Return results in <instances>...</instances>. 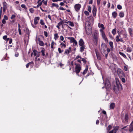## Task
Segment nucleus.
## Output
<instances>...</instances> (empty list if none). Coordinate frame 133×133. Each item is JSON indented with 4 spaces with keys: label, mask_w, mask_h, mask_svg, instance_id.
<instances>
[{
    "label": "nucleus",
    "mask_w": 133,
    "mask_h": 133,
    "mask_svg": "<svg viewBox=\"0 0 133 133\" xmlns=\"http://www.w3.org/2000/svg\"><path fill=\"white\" fill-rule=\"evenodd\" d=\"M81 7V5L79 4H77L75 6V8H80Z\"/></svg>",
    "instance_id": "4be33fe9"
},
{
    "label": "nucleus",
    "mask_w": 133,
    "mask_h": 133,
    "mask_svg": "<svg viewBox=\"0 0 133 133\" xmlns=\"http://www.w3.org/2000/svg\"><path fill=\"white\" fill-rule=\"evenodd\" d=\"M60 46L62 48H65L66 47V45L65 44H64L63 43H61Z\"/></svg>",
    "instance_id": "aec40b11"
},
{
    "label": "nucleus",
    "mask_w": 133,
    "mask_h": 133,
    "mask_svg": "<svg viewBox=\"0 0 133 133\" xmlns=\"http://www.w3.org/2000/svg\"><path fill=\"white\" fill-rule=\"evenodd\" d=\"M40 53L41 52H37V55L36 56V58H37V57H39L40 55Z\"/></svg>",
    "instance_id": "79ce46f5"
},
{
    "label": "nucleus",
    "mask_w": 133,
    "mask_h": 133,
    "mask_svg": "<svg viewBox=\"0 0 133 133\" xmlns=\"http://www.w3.org/2000/svg\"><path fill=\"white\" fill-rule=\"evenodd\" d=\"M38 43L39 45L41 46H44V43L42 41H39Z\"/></svg>",
    "instance_id": "bb28decb"
},
{
    "label": "nucleus",
    "mask_w": 133,
    "mask_h": 133,
    "mask_svg": "<svg viewBox=\"0 0 133 133\" xmlns=\"http://www.w3.org/2000/svg\"><path fill=\"white\" fill-rule=\"evenodd\" d=\"M99 31L101 33V35L103 39L105 42H108V40L103 30H102V29H100L99 30Z\"/></svg>",
    "instance_id": "0eeeda50"
},
{
    "label": "nucleus",
    "mask_w": 133,
    "mask_h": 133,
    "mask_svg": "<svg viewBox=\"0 0 133 133\" xmlns=\"http://www.w3.org/2000/svg\"><path fill=\"white\" fill-rule=\"evenodd\" d=\"M75 40H76L74 38L72 37L70 40V42L73 43L74 42V41H75Z\"/></svg>",
    "instance_id": "a18cd8bd"
},
{
    "label": "nucleus",
    "mask_w": 133,
    "mask_h": 133,
    "mask_svg": "<svg viewBox=\"0 0 133 133\" xmlns=\"http://www.w3.org/2000/svg\"><path fill=\"white\" fill-rule=\"evenodd\" d=\"M45 50L43 48L41 50V52L42 53V55L43 56H44L45 55Z\"/></svg>",
    "instance_id": "cd10ccee"
},
{
    "label": "nucleus",
    "mask_w": 133,
    "mask_h": 133,
    "mask_svg": "<svg viewBox=\"0 0 133 133\" xmlns=\"http://www.w3.org/2000/svg\"><path fill=\"white\" fill-rule=\"evenodd\" d=\"M44 35L45 36L47 37H48V33L46 31H44Z\"/></svg>",
    "instance_id": "3c124183"
},
{
    "label": "nucleus",
    "mask_w": 133,
    "mask_h": 133,
    "mask_svg": "<svg viewBox=\"0 0 133 133\" xmlns=\"http://www.w3.org/2000/svg\"><path fill=\"white\" fill-rule=\"evenodd\" d=\"M118 35L116 36L115 38L116 41L117 42L119 41L123 42V38H121V34H119V33H118Z\"/></svg>",
    "instance_id": "1a4fd4ad"
},
{
    "label": "nucleus",
    "mask_w": 133,
    "mask_h": 133,
    "mask_svg": "<svg viewBox=\"0 0 133 133\" xmlns=\"http://www.w3.org/2000/svg\"><path fill=\"white\" fill-rule=\"evenodd\" d=\"M40 19L39 17H36L34 19V24L35 25H36L38 23V21Z\"/></svg>",
    "instance_id": "ddd939ff"
},
{
    "label": "nucleus",
    "mask_w": 133,
    "mask_h": 133,
    "mask_svg": "<svg viewBox=\"0 0 133 133\" xmlns=\"http://www.w3.org/2000/svg\"><path fill=\"white\" fill-rule=\"evenodd\" d=\"M92 12L93 16H95L96 15V9H93Z\"/></svg>",
    "instance_id": "393cba45"
},
{
    "label": "nucleus",
    "mask_w": 133,
    "mask_h": 133,
    "mask_svg": "<svg viewBox=\"0 0 133 133\" xmlns=\"http://www.w3.org/2000/svg\"><path fill=\"white\" fill-rule=\"evenodd\" d=\"M87 19L89 20L90 19H93V17L92 16H90L89 17L87 18Z\"/></svg>",
    "instance_id": "5fc2aeb1"
},
{
    "label": "nucleus",
    "mask_w": 133,
    "mask_h": 133,
    "mask_svg": "<svg viewBox=\"0 0 133 133\" xmlns=\"http://www.w3.org/2000/svg\"><path fill=\"white\" fill-rule=\"evenodd\" d=\"M54 43L53 41H52L51 44V47L52 49H54L55 48L54 47Z\"/></svg>",
    "instance_id": "c756f323"
},
{
    "label": "nucleus",
    "mask_w": 133,
    "mask_h": 133,
    "mask_svg": "<svg viewBox=\"0 0 133 133\" xmlns=\"http://www.w3.org/2000/svg\"><path fill=\"white\" fill-rule=\"evenodd\" d=\"M98 26L99 28H101V29H102V30L104 29L105 27L103 24H101L100 23H99L98 24Z\"/></svg>",
    "instance_id": "2eb2a0df"
},
{
    "label": "nucleus",
    "mask_w": 133,
    "mask_h": 133,
    "mask_svg": "<svg viewBox=\"0 0 133 133\" xmlns=\"http://www.w3.org/2000/svg\"><path fill=\"white\" fill-rule=\"evenodd\" d=\"M119 53L120 55L122 56L124 58L126 59H127L126 56L124 53L122 52H119Z\"/></svg>",
    "instance_id": "6ab92c4d"
},
{
    "label": "nucleus",
    "mask_w": 133,
    "mask_h": 133,
    "mask_svg": "<svg viewBox=\"0 0 133 133\" xmlns=\"http://www.w3.org/2000/svg\"><path fill=\"white\" fill-rule=\"evenodd\" d=\"M18 32L19 35H21L22 34L21 31V29H18Z\"/></svg>",
    "instance_id": "e2e57ef3"
},
{
    "label": "nucleus",
    "mask_w": 133,
    "mask_h": 133,
    "mask_svg": "<svg viewBox=\"0 0 133 133\" xmlns=\"http://www.w3.org/2000/svg\"><path fill=\"white\" fill-rule=\"evenodd\" d=\"M19 55V54L18 52H16L15 54V56L16 57H18Z\"/></svg>",
    "instance_id": "0e129e2a"
},
{
    "label": "nucleus",
    "mask_w": 133,
    "mask_h": 133,
    "mask_svg": "<svg viewBox=\"0 0 133 133\" xmlns=\"http://www.w3.org/2000/svg\"><path fill=\"white\" fill-rule=\"evenodd\" d=\"M122 35H123L124 36L123 38H127V34L126 32H125Z\"/></svg>",
    "instance_id": "f704fd0d"
},
{
    "label": "nucleus",
    "mask_w": 133,
    "mask_h": 133,
    "mask_svg": "<svg viewBox=\"0 0 133 133\" xmlns=\"http://www.w3.org/2000/svg\"><path fill=\"white\" fill-rule=\"evenodd\" d=\"M112 88L116 94H118L119 91L122 89V86L117 78H116V82L112 84Z\"/></svg>",
    "instance_id": "f257e3e1"
},
{
    "label": "nucleus",
    "mask_w": 133,
    "mask_h": 133,
    "mask_svg": "<svg viewBox=\"0 0 133 133\" xmlns=\"http://www.w3.org/2000/svg\"><path fill=\"white\" fill-rule=\"evenodd\" d=\"M112 128V126L110 125H109L108 127L107 128V130L108 131H109Z\"/></svg>",
    "instance_id": "ea45409f"
},
{
    "label": "nucleus",
    "mask_w": 133,
    "mask_h": 133,
    "mask_svg": "<svg viewBox=\"0 0 133 133\" xmlns=\"http://www.w3.org/2000/svg\"><path fill=\"white\" fill-rule=\"evenodd\" d=\"M58 50L59 53H61L63 51V50H62L61 48H58Z\"/></svg>",
    "instance_id": "de8ad7c7"
},
{
    "label": "nucleus",
    "mask_w": 133,
    "mask_h": 133,
    "mask_svg": "<svg viewBox=\"0 0 133 133\" xmlns=\"http://www.w3.org/2000/svg\"><path fill=\"white\" fill-rule=\"evenodd\" d=\"M104 88H105L107 90L110 89L111 88V85L110 82L108 80L106 81L105 86L103 87L102 88L103 89Z\"/></svg>",
    "instance_id": "6e6552de"
},
{
    "label": "nucleus",
    "mask_w": 133,
    "mask_h": 133,
    "mask_svg": "<svg viewBox=\"0 0 133 133\" xmlns=\"http://www.w3.org/2000/svg\"><path fill=\"white\" fill-rule=\"evenodd\" d=\"M70 50L68 49H66L65 50L64 54L68 55L70 52Z\"/></svg>",
    "instance_id": "72a5a7b5"
},
{
    "label": "nucleus",
    "mask_w": 133,
    "mask_h": 133,
    "mask_svg": "<svg viewBox=\"0 0 133 133\" xmlns=\"http://www.w3.org/2000/svg\"><path fill=\"white\" fill-rule=\"evenodd\" d=\"M26 34L28 35V36L29 37V29L27 28L26 29Z\"/></svg>",
    "instance_id": "a19ab883"
},
{
    "label": "nucleus",
    "mask_w": 133,
    "mask_h": 133,
    "mask_svg": "<svg viewBox=\"0 0 133 133\" xmlns=\"http://www.w3.org/2000/svg\"><path fill=\"white\" fill-rule=\"evenodd\" d=\"M82 60V61L83 62V63H84V64H85L86 63V62H87V61H86V59L84 58H81Z\"/></svg>",
    "instance_id": "c03bdc74"
},
{
    "label": "nucleus",
    "mask_w": 133,
    "mask_h": 133,
    "mask_svg": "<svg viewBox=\"0 0 133 133\" xmlns=\"http://www.w3.org/2000/svg\"><path fill=\"white\" fill-rule=\"evenodd\" d=\"M16 17V16L14 15H12L11 17V19H13L15 18Z\"/></svg>",
    "instance_id": "6e6d98bb"
},
{
    "label": "nucleus",
    "mask_w": 133,
    "mask_h": 133,
    "mask_svg": "<svg viewBox=\"0 0 133 133\" xmlns=\"http://www.w3.org/2000/svg\"><path fill=\"white\" fill-rule=\"evenodd\" d=\"M119 129V127L116 126L115 127L114 129L112 130L113 131L114 133H116Z\"/></svg>",
    "instance_id": "dca6fc26"
},
{
    "label": "nucleus",
    "mask_w": 133,
    "mask_h": 133,
    "mask_svg": "<svg viewBox=\"0 0 133 133\" xmlns=\"http://www.w3.org/2000/svg\"><path fill=\"white\" fill-rule=\"evenodd\" d=\"M75 65H76L75 66V72L77 75L79 76L78 73L80 72L81 70V67L80 64L76 63L75 64Z\"/></svg>",
    "instance_id": "423d86ee"
},
{
    "label": "nucleus",
    "mask_w": 133,
    "mask_h": 133,
    "mask_svg": "<svg viewBox=\"0 0 133 133\" xmlns=\"http://www.w3.org/2000/svg\"><path fill=\"white\" fill-rule=\"evenodd\" d=\"M40 23L42 25H44L45 24V23L43 21V20L42 19H41Z\"/></svg>",
    "instance_id": "58836bf2"
},
{
    "label": "nucleus",
    "mask_w": 133,
    "mask_h": 133,
    "mask_svg": "<svg viewBox=\"0 0 133 133\" xmlns=\"http://www.w3.org/2000/svg\"><path fill=\"white\" fill-rule=\"evenodd\" d=\"M31 63H33L32 62H29V63L27 64L26 65V67L27 68H28L29 67V66L30 64H31Z\"/></svg>",
    "instance_id": "37998d69"
},
{
    "label": "nucleus",
    "mask_w": 133,
    "mask_h": 133,
    "mask_svg": "<svg viewBox=\"0 0 133 133\" xmlns=\"http://www.w3.org/2000/svg\"><path fill=\"white\" fill-rule=\"evenodd\" d=\"M95 51L98 59L99 60H101V57L99 52L96 49L95 50Z\"/></svg>",
    "instance_id": "9d476101"
},
{
    "label": "nucleus",
    "mask_w": 133,
    "mask_h": 133,
    "mask_svg": "<svg viewBox=\"0 0 133 133\" xmlns=\"http://www.w3.org/2000/svg\"><path fill=\"white\" fill-rule=\"evenodd\" d=\"M112 33L114 35H115L116 33V29H113L112 31Z\"/></svg>",
    "instance_id": "4c0bfd02"
},
{
    "label": "nucleus",
    "mask_w": 133,
    "mask_h": 133,
    "mask_svg": "<svg viewBox=\"0 0 133 133\" xmlns=\"http://www.w3.org/2000/svg\"><path fill=\"white\" fill-rule=\"evenodd\" d=\"M52 6L51 7L52 8L53 7V6H55L56 8H57L59 6L57 4H56L54 3H53L52 4Z\"/></svg>",
    "instance_id": "7c9ffc66"
},
{
    "label": "nucleus",
    "mask_w": 133,
    "mask_h": 133,
    "mask_svg": "<svg viewBox=\"0 0 133 133\" xmlns=\"http://www.w3.org/2000/svg\"><path fill=\"white\" fill-rule=\"evenodd\" d=\"M4 20H7L8 19V17L6 15H4V18L3 19Z\"/></svg>",
    "instance_id": "09e8293b"
},
{
    "label": "nucleus",
    "mask_w": 133,
    "mask_h": 133,
    "mask_svg": "<svg viewBox=\"0 0 133 133\" xmlns=\"http://www.w3.org/2000/svg\"><path fill=\"white\" fill-rule=\"evenodd\" d=\"M129 115L127 113H126L124 115V121L125 122L128 123L129 120Z\"/></svg>",
    "instance_id": "f8f14e48"
},
{
    "label": "nucleus",
    "mask_w": 133,
    "mask_h": 133,
    "mask_svg": "<svg viewBox=\"0 0 133 133\" xmlns=\"http://www.w3.org/2000/svg\"><path fill=\"white\" fill-rule=\"evenodd\" d=\"M88 66L87 65L86 66L84 70V71L83 73V75H85L86 73L87 72L88 70Z\"/></svg>",
    "instance_id": "a211bd4d"
},
{
    "label": "nucleus",
    "mask_w": 133,
    "mask_h": 133,
    "mask_svg": "<svg viewBox=\"0 0 133 133\" xmlns=\"http://www.w3.org/2000/svg\"><path fill=\"white\" fill-rule=\"evenodd\" d=\"M107 47V45L105 43H102L101 45V49H102L103 50H106Z\"/></svg>",
    "instance_id": "9b49d317"
},
{
    "label": "nucleus",
    "mask_w": 133,
    "mask_h": 133,
    "mask_svg": "<svg viewBox=\"0 0 133 133\" xmlns=\"http://www.w3.org/2000/svg\"><path fill=\"white\" fill-rule=\"evenodd\" d=\"M69 23V25L71 26H74L73 22H72L68 21V24Z\"/></svg>",
    "instance_id": "5701e85b"
},
{
    "label": "nucleus",
    "mask_w": 133,
    "mask_h": 133,
    "mask_svg": "<svg viewBox=\"0 0 133 133\" xmlns=\"http://www.w3.org/2000/svg\"><path fill=\"white\" fill-rule=\"evenodd\" d=\"M84 13L87 16H88L89 15V12L86 11H84Z\"/></svg>",
    "instance_id": "8fccbe9b"
},
{
    "label": "nucleus",
    "mask_w": 133,
    "mask_h": 133,
    "mask_svg": "<svg viewBox=\"0 0 133 133\" xmlns=\"http://www.w3.org/2000/svg\"><path fill=\"white\" fill-rule=\"evenodd\" d=\"M33 52L34 53V55L35 56H36L37 55V50L35 49H34L33 51Z\"/></svg>",
    "instance_id": "e433bc0d"
},
{
    "label": "nucleus",
    "mask_w": 133,
    "mask_h": 133,
    "mask_svg": "<svg viewBox=\"0 0 133 133\" xmlns=\"http://www.w3.org/2000/svg\"><path fill=\"white\" fill-rule=\"evenodd\" d=\"M119 15L121 17H123L124 16V14L123 12H121L119 14Z\"/></svg>",
    "instance_id": "c85d7f7f"
},
{
    "label": "nucleus",
    "mask_w": 133,
    "mask_h": 133,
    "mask_svg": "<svg viewBox=\"0 0 133 133\" xmlns=\"http://www.w3.org/2000/svg\"><path fill=\"white\" fill-rule=\"evenodd\" d=\"M131 49L129 47H128L127 49V52H130L131 51Z\"/></svg>",
    "instance_id": "49530a36"
},
{
    "label": "nucleus",
    "mask_w": 133,
    "mask_h": 133,
    "mask_svg": "<svg viewBox=\"0 0 133 133\" xmlns=\"http://www.w3.org/2000/svg\"><path fill=\"white\" fill-rule=\"evenodd\" d=\"M7 36L5 35L3 37V39L5 41L6 40V39L7 38Z\"/></svg>",
    "instance_id": "bf43d9fd"
},
{
    "label": "nucleus",
    "mask_w": 133,
    "mask_h": 133,
    "mask_svg": "<svg viewBox=\"0 0 133 133\" xmlns=\"http://www.w3.org/2000/svg\"><path fill=\"white\" fill-rule=\"evenodd\" d=\"M3 8H6V6L7 5V4L5 2H4L3 3Z\"/></svg>",
    "instance_id": "2f4dec72"
},
{
    "label": "nucleus",
    "mask_w": 133,
    "mask_h": 133,
    "mask_svg": "<svg viewBox=\"0 0 133 133\" xmlns=\"http://www.w3.org/2000/svg\"><path fill=\"white\" fill-rule=\"evenodd\" d=\"M5 20L3 19L2 21V23L3 24H5L6 23V21Z\"/></svg>",
    "instance_id": "69168bd1"
},
{
    "label": "nucleus",
    "mask_w": 133,
    "mask_h": 133,
    "mask_svg": "<svg viewBox=\"0 0 133 133\" xmlns=\"http://www.w3.org/2000/svg\"><path fill=\"white\" fill-rule=\"evenodd\" d=\"M124 69L125 71H127L128 70V68L126 66H124Z\"/></svg>",
    "instance_id": "680f3d73"
},
{
    "label": "nucleus",
    "mask_w": 133,
    "mask_h": 133,
    "mask_svg": "<svg viewBox=\"0 0 133 133\" xmlns=\"http://www.w3.org/2000/svg\"><path fill=\"white\" fill-rule=\"evenodd\" d=\"M64 23L63 20H62L61 22H59L58 24V25L59 26H61Z\"/></svg>",
    "instance_id": "473e14b6"
},
{
    "label": "nucleus",
    "mask_w": 133,
    "mask_h": 133,
    "mask_svg": "<svg viewBox=\"0 0 133 133\" xmlns=\"http://www.w3.org/2000/svg\"><path fill=\"white\" fill-rule=\"evenodd\" d=\"M121 80L123 83H125V78H121Z\"/></svg>",
    "instance_id": "864d4df0"
},
{
    "label": "nucleus",
    "mask_w": 133,
    "mask_h": 133,
    "mask_svg": "<svg viewBox=\"0 0 133 133\" xmlns=\"http://www.w3.org/2000/svg\"><path fill=\"white\" fill-rule=\"evenodd\" d=\"M48 18L50 20H51L52 19H51V16L50 15H48Z\"/></svg>",
    "instance_id": "774afa93"
},
{
    "label": "nucleus",
    "mask_w": 133,
    "mask_h": 133,
    "mask_svg": "<svg viewBox=\"0 0 133 133\" xmlns=\"http://www.w3.org/2000/svg\"><path fill=\"white\" fill-rule=\"evenodd\" d=\"M63 21L64 23L68 24V21H67V20H63Z\"/></svg>",
    "instance_id": "338daca9"
},
{
    "label": "nucleus",
    "mask_w": 133,
    "mask_h": 133,
    "mask_svg": "<svg viewBox=\"0 0 133 133\" xmlns=\"http://www.w3.org/2000/svg\"><path fill=\"white\" fill-rule=\"evenodd\" d=\"M54 38L55 40H56L58 38L59 36L58 35V34L57 33H56L54 34Z\"/></svg>",
    "instance_id": "412c9836"
},
{
    "label": "nucleus",
    "mask_w": 133,
    "mask_h": 133,
    "mask_svg": "<svg viewBox=\"0 0 133 133\" xmlns=\"http://www.w3.org/2000/svg\"><path fill=\"white\" fill-rule=\"evenodd\" d=\"M60 39L62 41H63V40H64V37H63L62 36H60Z\"/></svg>",
    "instance_id": "052dcab7"
},
{
    "label": "nucleus",
    "mask_w": 133,
    "mask_h": 133,
    "mask_svg": "<svg viewBox=\"0 0 133 133\" xmlns=\"http://www.w3.org/2000/svg\"><path fill=\"white\" fill-rule=\"evenodd\" d=\"M86 32L87 34L88 35H90L92 33V29L89 24L87 25L85 28Z\"/></svg>",
    "instance_id": "7ed1b4c3"
},
{
    "label": "nucleus",
    "mask_w": 133,
    "mask_h": 133,
    "mask_svg": "<svg viewBox=\"0 0 133 133\" xmlns=\"http://www.w3.org/2000/svg\"><path fill=\"white\" fill-rule=\"evenodd\" d=\"M81 47L80 48V51L82 52L85 49V45L83 46H81Z\"/></svg>",
    "instance_id": "b1692460"
},
{
    "label": "nucleus",
    "mask_w": 133,
    "mask_h": 133,
    "mask_svg": "<svg viewBox=\"0 0 133 133\" xmlns=\"http://www.w3.org/2000/svg\"><path fill=\"white\" fill-rule=\"evenodd\" d=\"M73 43L74 45H77V42L76 40Z\"/></svg>",
    "instance_id": "13d9d810"
},
{
    "label": "nucleus",
    "mask_w": 133,
    "mask_h": 133,
    "mask_svg": "<svg viewBox=\"0 0 133 133\" xmlns=\"http://www.w3.org/2000/svg\"><path fill=\"white\" fill-rule=\"evenodd\" d=\"M109 45L112 48H113V43L112 41H110L109 43Z\"/></svg>",
    "instance_id": "c9c22d12"
},
{
    "label": "nucleus",
    "mask_w": 133,
    "mask_h": 133,
    "mask_svg": "<svg viewBox=\"0 0 133 133\" xmlns=\"http://www.w3.org/2000/svg\"><path fill=\"white\" fill-rule=\"evenodd\" d=\"M122 130L128 131L130 132L133 131V121H132L130 125H127L121 129Z\"/></svg>",
    "instance_id": "f03ea898"
},
{
    "label": "nucleus",
    "mask_w": 133,
    "mask_h": 133,
    "mask_svg": "<svg viewBox=\"0 0 133 133\" xmlns=\"http://www.w3.org/2000/svg\"><path fill=\"white\" fill-rule=\"evenodd\" d=\"M112 15L114 18H115L117 16V13L115 11L114 12L112 13Z\"/></svg>",
    "instance_id": "a878e982"
},
{
    "label": "nucleus",
    "mask_w": 133,
    "mask_h": 133,
    "mask_svg": "<svg viewBox=\"0 0 133 133\" xmlns=\"http://www.w3.org/2000/svg\"><path fill=\"white\" fill-rule=\"evenodd\" d=\"M29 11L31 13H33L34 11L33 9H29Z\"/></svg>",
    "instance_id": "4d7b16f0"
},
{
    "label": "nucleus",
    "mask_w": 133,
    "mask_h": 133,
    "mask_svg": "<svg viewBox=\"0 0 133 133\" xmlns=\"http://www.w3.org/2000/svg\"><path fill=\"white\" fill-rule=\"evenodd\" d=\"M79 58H80L81 59V57L79 55H78L74 59V60H75Z\"/></svg>",
    "instance_id": "603ef678"
},
{
    "label": "nucleus",
    "mask_w": 133,
    "mask_h": 133,
    "mask_svg": "<svg viewBox=\"0 0 133 133\" xmlns=\"http://www.w3.org/2000/svg\"><path fill=\"white\" fill-rule=\"evenodd\" d=\"M115 107V104L114 103H111L110 105V108L111 109H114Z\"/></svg>",
    "instance_id": "f3484780"
},
{
    "label": "nucleus",
    "mask_w": 133,
    "mask_h": 133,
    "mask_svg": "<svg viewBox=\"0 0 133 133\" xmlns=\"http://www.w3.org/2000/svg\"><path fill=\"white\" fill-rule=\"evenodd\" d=\"M117 71V74L120 78L125 76V75L124 72L121 69L118 68Z\"/></svg>",
    "instance_id": "39448f33"
},
{
    "label": "nucleus",
    "mask_w": 133,
    "mask_h": 133,
    "mask_svg": "<svg viewBox=\"0 0 133 133\" xmlns=\"http://www.w3.org/2000/svg\"><path fill=\"white\" fill-rule=\"evenodd\" d=\"M99 37L98 34L97 32H95L92 34V41L96 43H97L98 41Z\"/></svg>",
    "instance_id": "20e7f679"
},
{
    "label": "nucleus",
    "mask_w": 133,
    "mask_h": 133,
    "mask_svg": "<svg viewBox=\"0 0 133 133\" xmlns=\"http://www.w3.org/2000/svg\"><path fill=\"white\" fill-rule=\"evenodd\" d=\"M84 43L83 40L82 38H81L79 41V44L81 46H83L84 45Z\"/></svg>",
    "instance_id": "4468645a"
}]
</instances>
